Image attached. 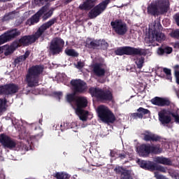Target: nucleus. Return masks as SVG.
I'll list each match as a JSON object with an SVG mask.
<instances>
[{
	"label": "nucleus",
	"mask_w": 179,
	"mask_h": 179,
	"mask_svg": "<svg viewBox=\"0 0 179 179\" xmlns=\"http://www.w3.org/2000/svg\"><path fill=\"white\" fill-rule=\"evenodd\" d=\"M57 22H58V18L53 17L47 22L43 23L38 27L34 34L22 36L19 39L20 44L21 46L27 47L28 45H30V44H33V43H36L39 38L44 41V38H45V30L50 29V27L53 26V24H55Z\"/></svg>",
	"instance_id": "nucleus-1"
},
{
	"label": "nucleus",
	"mask_w": 179,
	"mask_h": 179,
	"mask_svg": "<svg viewBox=\"0 0 179 179\" xmlns=\"http://www.w3.org/2000/svg\"><path fill=\"white\" fill-rule=\"evenodd\" d=\"M43 71L44 66L41 65L32 66L28 69L27 74L26 75V82L28 87H35V86H38L40 75L43 73Z\"/></svg>",
	"instance_id": "nucleus-2"
},
{
	"label": "nucleus",
	"mask_w": 179,
	"mask_h": 179,
	"mask_svg": "<svg viewBox=\"0 0 179 179\" xmlns=\"http://www.w3.org/2000/svg\"><path fill=\"white\" fill-rule=\"evenodd\" d=\"M88 93L92 97H95L98 101H101V103L113 101V92L110 90L91 87L89 88Z\"/></svg>",
	"instance_id": "nucleus-3"
},
{
	"label": "nucleus",
	"mask_w": 179,
	"mask_h": 179,
	"mask_svg": "<svg viewBox=\"0 0 179 179\" xmlns=\"http://www.w3.org/2000/svg\"><path fill=\"white\" fill-rule=\"evenodd\" d=\"M96 113L99 120L104 124H114L117 120L115 115L106 106L100 105L98 106Z\"/></svg>",
	"instance_id": "nucleus-4"
},
{
	"label": "nucleus",
	"mask_w": 179,
	"mask_h": 179,
	"mask_svg": "<svg viewBox=\"0 0 179 179\" xmlns=\"http://www.w3.org/2000/svg\"><path fill=\"white\" fill-rule=\"evenodd\" d=\"M115 55H146V50L142 48H136L131 46L117 48L115 50Z\"/></svg>",
	"instance_id": "nucleus-5"
},
{
	"label": "nucleus",
	"mask_w": 179,
	"mask_h": 179,
	"mask_svg": "<svg viewBox=\"0 0 179 179\" xmlns=\"http://www.w3.org/2000/svg\"><path fill=\"white\" fill-rule=\"evenodd\" d=\"M65 41L62 38L56 37L51 41L49 46V54L50 55H58L64 50Z\"/></svg>",
	"instance_id": "nucleus-6"
},
{
	"label": "nucleus",
	"mask_w": 179,
	"mask_h": 179,
	"mask_svg": "<svg viewBox=\"0 0 179 179\" xmlns=\"http://www.w3.org/2000/svg\"><path fill=\"white\" fill-rule=\"evenodd\" d=\"M110 2H111V0H103L98 5L95 6L88 13V17L90 19H96L97 16H100L103 12L107 9V6H108Z\"/></svg>",
	"instance_id": "nucleus-7"
},
{
	"label": "nucleus",
	"mask_w": 179,
	"mask_h": 179,
	"mask_svg": "<svg viewBox=\"0 0 179 179\" xmlns=\"http://www.w3.org/2000/svg\"><path fill=\"white\" fill-rule=\"evenodd\" d=\"M70 84L74 94H85L87 92V84L80 79H73Z\"/></svg>",
	"instance_id": "nucleus-8"
},
{
	"label": "nucleus",
	"mask_w": 179,
	"mask_h": 179,
	"mask_svg": "<svg viewBox=\"0 0 179 179\" xmlns=\"http://www.w3.org/2000/svg\"><path fill=\"white\" fill-rule=\"evenodd\" d=\"M110 26L117 36H125L128 33V25L122 20L112 21Z\"/></svg>",
	"instance_id": "nucleus-9"
},
{
	"label": "nucleus",
	"mask_w": 179,
	"mask_h": 179,
	"mask_svg": "<svg viewBox=\"0 0 179 179\" xmlns=\"http://www.w3.org/2000/svg\"><path fill=\"white\" fill-rule=\"evenodd\" d=\"M20 34L21 32L17 29H13L6 31L0 36V45L5 44V43L12 41V40H15V38H16V37H19Z\"/></svg>",
	"instance_id": "nucleus-10"
},
{
	"label": "nucleus",
	"mask_w": 179,
	"mask_h": 179,
	"mask_svg": "<svg viewBox=\"0 0 179 179\" xmlns=\"http://www.w3.org/2000/svg\"><path fill=\"white\" fill-rule=\"evenodd\" d=\"M19 92V85L15 83L6 84L0 85V94L4 96H12Z\"/></svg>",
	"instance_id": "nucleus-11"
},
{
	"label": "nucleus",
	"mask_w": 179,
	"mask_h": 179,
	"mask_svg": "<svg viewBox=\"0 0 179 179\" xmlns=\"http://www.w3.org/2000/svg\"><path fill=\"white\" fill-rule=\"evenodd\" d=\"M0 143H1L3 148L10 149V150H12V149H15L16 146H17V141L6 134H0Z\"/></svg>",
	"instance_id": "nucleus-12"
},
{
	"label": "nucleus",
	"mask_w": 179,
	"mask_h": 179,
	"mask_svg": "<svg viewBox=\"0 0 179 179\" xmlns=\"http://www.w3.org/2000/svg\"><path fill=\"white\" fill-rule=\"evenodd\" d=\"M47 10H48V8L46 6H43L36 13L27 20V24H29V26L37 24V23L40 22L41 16H43Z\"/></svg>",
	"instance_id": "nucleus-13"
},
{
	"label": "nucleus",
	"mask_w": 179,
	"mask_h": 179,
	"mask_svg": "<svg viewBox=\"0 0 179 179\" xmlns=\"http://www.w3.org/2000/svg\"><path fill=\"white\" fill-rule=\"evenodd\" d=\"M162 24L160 22L155 23L153 26V28L151 29L150 33H152L154 38H155V41L157 43H160V41H163V40H166V36L162 31Z\"/></svg>",
	"instance_id": "nucleus-14"
},
{
	"label": "nucleus",
	"mask_w": 179,
	"mask_h": 179,
	"mask_svg": "<svg viewBox=\"0 0 179 179\" xmlns=\"http://www.w3.org/2000/svg\"><path fill=\"white\" fill-rule=\"evenodd\" d=\"M151 103L154 106H157L158 107H169V106L171 104V101L169 99L159 96H155L152 99Z\"/></svg>",
	"instance_id": "nucleus-15"
},
{
	"label": "nucleus",
	"mask_w": 179,
	"mask_h": 179,
	"mask_svg": "<svg viewBox=\"0 0 179 179\" xmlns=\"http://www.w3.org/2000/svg\"><path fill=\"white\" fill-rule=\"evenodd\" d=\"M155 3H157L160 15H164V13H167V12H169L170 4L167 0H156Z\"/></svg>",
	"instance_id": "nucleus-16"
},
{
	"label": "nucleus",
	"mask_w": 179,
	"mask_h": 179,
	"mask_svg": "<svg viewBox=\"0 0 179 179\" xmlns=\"http://www.w3.org/2000/svg\"><path fill=\"white\" fill-rule=\"evenodd\" d=\"M137 112L138 113L131 114V117L133 118V120H138V118L142 120V118H143V115L150 114V110L143 107H140L138 109H137Z\"/></svg>",
	"instance_id": "nucleus-17"
},
{
	"label": "nucleus",
	"mask_w": 179,
	"mask_h": 179,
	"mask_svg": "<svg viewBox=\"0 0 179 179\" xmlns=\"http://www.w3.org/2000/svg\"><path fill=\"white\" fill-rule=\"evenodd\" d=\"M87 103V98H86V96H78L77 100L76 101V110H78V112H80V110L86 108Z\"/></svg>",
	"instance_id": "nucleus-18"
},
{
	"label": "nucleus",
	"mask_w": 179,
	"mask_h": 179,
	"mask_svg": "<svg viewBox=\"0 0 179 179\" xmlns=\"http://www.w3.org/2000/svg\"><path fill=\"white\" fill-rule=\"evenodd\" d=\"M138 153L142 157H148L150 155V145L142 144L138 148Z\"/></svg>",
	"instance_id": "nucleus-19"
},
{
	"label": "nucleus",
	"mask_w": 179,
	"mask_h": 179,
	"mask_svg": "<svg viewBox=\"0 0 179 179\" xmlns=\"http://www.w3.org/2000/svg\"><path fill=\"white\" fill-rule=\"evenodd\" d=\"M147 12L151 16H159L160 15V11L155 1L150 3L147 8Z\"/></svg>",
	"instance_id": "nucleus-20"
},
{
	"label": "nucleus",
	"mask_w": 179,
	"mask_h": 179,
	"mask_svg": "<svg viewBox=\"0 0 179 179\" xmlns=\"http://www.w3.org/2000/svg\"><path fill=\"white\" fill-rule=\"evenodd\" d=\"M137 163L138 166H140V167L144 170H150L151 171H153V169H155V163L151 161L138 159Z\"/></svg>",
	"instance_id": "nucleus-21"
},
{
	"label": "nucleus",
	"mask_w": 179,
	"mask_h": 179,
	"mask_svg": "<svg viewBox=\"0 0 179 179\" xmlns=\"http://www.w3.org/2000/svg\"><path fill=\"white\" fill-rule=\"evenodd\" d=\"M92 71L94 75L98 76V78H101V76H104V75H106V69L101 68V64L100 63L94 64Z\"/></svg>",
	"instance_id": "nucleus-22"
},
{
	"label": "nucleus",
	"mask_w": 179,
	"mask_h": 179,
	"mask_svg": "<svg viewBox=\"0 0 179 179\" xmlns=\"http://www.w3.org/2000/svg\"><path fill=\"white\" fill-rule=\"evenodd\" d=\"M143 139L145 142H161L162 136L152 133H148V134H144Z\"/></svg>",
	"instance_id": "nucleus-23"
},
{
	"label": "nucleus",
	"mask_w": 179,
	"mask_h": 179,
	"mask_svg": "<svg viewBox=\"0 0 179 179\" xmlns=\"http://www.w3.org/2000/svg\"><path fill=\"white\" fill-rule=\"evenodd\" d=\"M150 31L151 30H150L148 37L145 38V43L148 45V47H156L159 45V43H157V42L156 41L153 33Z\"/></svg>",
	"instance_id": "nucleus-24"
},
{
	"label": "nucleus",
	"mask_w": 179,
	"mask_h": 179,
	"mask_svg": "<svg viewBox=\"0 0 179 179\" xmlns=\"http://www.w3.org/2000/svg\"><path fill=\"white\" fill-rule=\"evenodd\" d=\"M173 52V48L167 46L166 45H162L161 47L158 48L157 53L158 55H164V54L169 55Z\"/></svg>",
	"instance_id": "nucleus-25"
},
{
	"label": "nucleus",
	"mask_w": 179,
	"mask_h": 179,
	"mask_svg": "<svg viewBox=\"0 0 179 179\" xmlns=\"http://www.w3.org/2000/svg\"><path fill=\"white\" fill-rule=\"evenodd\" d=\"M155 163L158 164H164V166H171L173 162L170 158H166L164 157H157L155 159Z\"/></svg>",
	"instance_id": "nucleus-26"
},
{
	"label": "nucleus",
	"mask_w": 179,
	"mask_h": 179,
	"mask_svg": "<svg viewBox=\"0 0 179 179\" xmlns=\"http://www.w3.org/2000/svg\"><path fill=\"white\" fill-rule=\"evenodd\" d=\"M158 115L159 120L163 125H166L171 122V116L167 115L163 112L159 113Z\"/></svg>",
	"instance_id": "nucleus-27"
},
{
	"label": "nucleus",
	"mask_w": 179,
	"mask_h": 179,
	"mask_svg": "<svg viewBox=\"0 0 179 179\" xmlns=\"http://www.w3.org/2000/svg\"><path fill=\"white\" fill-rule=\"evenodd\" d=\"M29 55H30V51L27 50L23 55H21V56L17 57L14 60L15 66H16V65H20L21 62H23V61H24L25 59H27V58H29Z\"/></svg>",
	"instance_id": "nucleus-28"
},
{
	"label": "nucleus",
	"mask_w": 179,
	"mask_h": 179,
	"mask_svg": "<svg viewBox=\"0 0 179 179\" xmlns=\"http://www.w3.org/2000/svg\"><path fill=\"white\" fill-rule=\"evenodd\" d=\"M86 47L87 48H92V50H99V40L87 39Z\"/></svg>",
	"instance_id": "nucleus-29"
},
{
	"label": "nucleus",
	"mask_w": 179,
	"mask_h": 179,
	"mask_svg": "<svg viewBox=\"0 0 179 179\" xmlns=\"http://www.w3.org/2000/svg\"><path fill=\"white\" fill-rule=\"evenodd\" d=\"M76 114L78 115L81 121H87V115H89V111L80 109V111L76 110Z\"/></svg>",
	"instance_id": "nucleus-30"
},
{
	"label": "nucleus",
	"mask_w": 179,
	"mask_h": 179,
	"mask_svg": "<svg viewBox=\"0 0 179 179\" xmlns=\"http://www.w3.org/2000/svg\"><path fill=\"white\" fill-rule=\"evenodd\" d=\"M6 104H8L6 98L0 99V115H2L6 111V108L8 107Z\"/></svg>",
	"instance_id": "nucleus-31"
},
{
	"label": "nucleus",
	"mask_w": 179,
	"mask_h": 179,
	"mask_svg": "<svg viewBox=\"0 0 179 179\" xmlns=\"http://www.w3.org/2000/svg\"><path fill=\"white\" fill-rule=\"evenodd\" d=\"M162 152H163V148H160V145H150V153L160 155Z\"/></svg>",
	"instance_id": "nucleus-32"
},
{
	"label": "nucleus",
	"mask_w": 179,
	"mask_h": 179,
	"mask_svg": "<svg viewBox=\"0 0 179 179\" xmlns=\"http://www.w3.org/2000/svg\"><path fill=\"white\" fill-rule=\"evenodd\" d=\"M132 171L129 169L123 170L122 173L120 174V179H131L132 178Z\"/></svg>",
	"instance_id": "nucleus-33"
},
{
	"label": "nucleus",
	"mask_w": 179,
	"mask_h": 179,
	"mask_svg": "<svg viewBox=\"0 0 179 179\" xmlns=\"http://www.w3.org/2000/svg\"><path fill=\"white\" fill-rule=\"evenodd\" d=\"M76 94H75L73 92L71 94H67L66 96V101L70 103H76V100H78V96H76Z\"/></svg>",
	"instance_id": "nucleus-34"
},
{
	"label": "nucleus",
	"mask_w": 179,
	"mask_h": 179,
	"mask_svg": "<svg viewBox=\"0 0 179 179\" xmlns=\"http://www.w3.org/2000/svg\"><path fill=\"white\" fill-rule=\"evenodd\" d=\"M64 52L68 57H72L73 58L79 57V53L75 49H66Z\"/></svg>",
	"instance_id": "nucleus-35"
},
{
	"label": "nucleus",
	"mask_w": 179,
	"mask_h": 179,
	"mask_svg": "<svg viewBox=\"0 0 179 179\" xmlns=\"http://www.w3.org/2000/svg\"><path fill=\"white\" fill-rule=\"evenodd\" d=\"M108 48V43L105 40H98V50H107Z\"/></svg>",
	"instance_id": "nucleus-36"
},
{
	"label": "nucleus",
	"mask_w": 179,
	"mask_h": 179,
	"mask_svg": "<svg viewBox=\"0 0 179 179\" xmlns=\"http://www.w3.org/2000/svg\"><path fill=\"white\" fill-rule=\"evenodd\" d=\"M144 62H145V57H143L137 58L135 61V63L138 69H142Z\"/></svg>",
	"instance_id": "nucleus-37"
},
{
	"label": "nucleus",
	"mask_w": 179,
	"mask_h": 179,
	"mask_svg": "<svg viewBox=\"0 0 179 179\" xmlns=\"http://www.w3.org/2000/svg\"><path fill=\"white\" fill-rule=\"evenodd\" d=\"M155 170L160 171L161 173H167V168L162 165H157L156 164H154V169H152V171Z\"/></svg>",
	"instance_id": "nucleus-38"
},
{
	"label": "nucleus",
	"mask_w": 179,
	"mask_h": 179,
	"mask_svg": "<svg viewBox=\"0 0 179 179\" xmlns=\"http://www.w3.org/2000/svg\"><path fill=\"white\" fill-rule=\"evenodd\" d=\"M3 49L5 50L3 52L6 57H8V55H10V54H13V52H15V50L10 45L4 46Z\"/></svg>",
	"instance_id": "nucleus-39"
},
{
	"label": "nucleus",
	"mask_w": 179,
	"mask_h": 179,
	"mask_svg": "<svg viewBox=\"0 0 179 179\" xmlns=\"http://www.w3.org/2000/svg\"><path fill=\"white\" fill-rule=\"evenodd\" d=\"M52 1L55 0H34V3L38 6H43V5H47L48 2H52Z\"/></svg>",
	"instance_id": "nucleus-40"
},
{
	"label": "nucleus",
	"mask_w": 179,
	"mask_h": 179,
	"mask_svg": "<svg viewBox=\"0 0 179 179\" xmlns=\"http://www.w3.org/2000/svg\"><path fill=\"white\" fill-rule=\"evenodd\" d=\"M55 177L57 179H69V175L63 172L62 173L57 172L55 174Z\"/></svg>",
	"instance_id": "nucleus-41"
},
{
	"label": "nucleus",
	"mask_w": 179,
	"mask_h": 179,
	"mask_svg": "<svg viewBox=\"0 0 179 179\" xmlns=\"http://www.w3.org/2000/svg\"><path fill=\"white\" fill-rule=\"evenodd\" d=\"M54 13V11L52 10H50L49 11L45 12L43 15L42 19L43 20H47L48 19H50L51 16H52Z\"/></svg>",
	"instance_id": "nucleus-42"
},
{
	"label": "nucleus",
	"mask_w": 179,
	"mask_h": 179,
	"mask_svg": "<svg viewBox=\"0 0 179 179\" xmlns=\"http://www.w3.org/2000/svg\"><path fill=\"white\" fill-rule=\"evenodd\" d=\"M169 36L172 37V38L179 39V29H173L169 34Z\"/></svg>",
	"instance_id": "nucleus-43"
},
{
	"label": "nucleus",
	"mask_w": 179,
	"mask_h": 179,
	"mask_svg": "<svg viewBox=\"0 0 179 179\" xmlns=\"http://www.w3.org/2000/svg\"><path fill=\"white\" fill-rule=\"evenodd\" d=\"M163 71L164 72V73L166 75V79H168V80H172L173 77H171V69H167V68H164Z\"/></svg>",
	"instance_id": "nucleus-44"
},
{
	"label": "nucleus",
	"mask_w": 179,
	"mask_h": 179,
	"mask_svg": "<svg viewBox=\"0 0 179 179\" xmlns=\"http://www.w3.org/2000/svg\"><path fill=\"white\" fill-rule=\"evenodd\" d=\"M10 46L15 51L16 48H19V47H22V45L20 44V42H19V39H18V40L14 41Z\"/></svg>",
	"instance_id": "nucleus-45"
},
{
	"label": "nucleus",
	"mask_w": 179,
	"mask_h": 179,
	"mask_svg": "<svg viewBox=\"0 0 179 179\" xmlns=\"http://www.w3.org/2000/svg\"><path fill=\"white\" fill-rule=\"evenodd\" d=\"M124 170H126L125 169L121 167V166H116L114 169V171H115L116 174H121L122 173V172L124 171Z\"/></svg>",
	"instance_id": "nucleus-46"
},
{
	"label": "nucleus",
	"mask_w": 179,
	"mask_h": 179,
	"mask_svg": "<svg viewBox=\"0 0 179 179\" xmlns=\"http://www.w3.org/2000/svg\"><path fill=\"white\" fill-rule=\"evenodd\" d=\"M171 115H172L173 118H174L175 122H176V124H179V115L174 113H172Z\"/></svg>",
	"instance_id": "nucleus-47"
},
{
	"label": "nucleus",
	"mask_w": 179,
	"mask_h": 179,
	"mask_svg": "<svg viewBox=\"0 0 179 179\" xmlns=\"http://www.w3.org/2000/svg\"><path fill=\"white\" fill-rule=\"evenodd\" d=\"M117 157L120 159V160H124V159H127V153L123 152L117 155Z\"/></svg>",
	"instance_id": "nucleus-48"
},
{
	"label": "nucleus",
	"mask_w": 179,
	"mask_h": 179,
	"mask_svg": "<svg viewBox=\"0 0 179 179\" xmlns=\"http://www.w3.org/2000/svg\"><path fill=\"white\" fill-rule=\"evenodd\" d=\"M53 94L55 96V97H58L59 100H61V98L62 97V92H55Z\"/></svg>",
	"instance_id": "nucleus-49"
},
{
	"label": "nucleus",
	"mask_w": 179,
	"mask_h": 179,
	"mask_svg": "<svg viewBox=\"0 0 179 179\" xmlns=\"http://www.w3.org/2000/svg\"><path fill=\"white\" fill-rule=\"evenodd\" d=\"M175 78L176 79L177 85H179V71H175Z\"/></svg>",
	"instance_id": "nucleus-50"
},
{
	"label": "nucleus",
	"mask_w": 179,
	"mask_h": 179,
	"mask_svg": "<svg viewBox=\"0 0 179 179\" xmlns=\"http://www.w3.org/2000/svg\"><path fill=\"white\" fill-rule=\"evenodd\" d=\"M10 15H6L3 16L2 20L3 22H8V20H10Z\"/></svg>",
	"instance_id": "nucleus-51"
},
{
	"label": "nucleus",
	"mask_w": 179,
	"mask_h": 179,
	"mask_svg": "<svg viewBox=\"0 0 179 179\" xmlns=\"http://www.w3.org/2000/svg\"><path fill=\"white\" fill-rule=\"evenodd\" d=\"M83 66H85V63H83V62H78L77 63V68H78L79 69H81L82 68H83Z\"/></svg>",
	"instance_id": "nucleus-52"
},
{
	"label": "nucleus",
	"mask_w": 179,
	"mask_h": 179,
	"mask_svg": "<svg viewBox=\"0 0 179 179\" xmlns=\"http://www.w3.org/2000/svg\"><path fill=\"white\" fill-rule=\"evenodd\" d=\"M155 178L157 179H169V178H166V176H164L163 175H159V174H155Z\"/></svg>",
	"instance_id": "nucleus-53"
},
{
	"label": "nucleus",
	"mask_w": 179,
	"mask_h": 179,
	"mask_svg": "<svg viewBox=\"0 0 179 179\" xmlns=\"http://www.w3.org/2000/svg\"><path fill=\"white\" fill-rule=\"evenodd\" d=\"M118 156V154H117V152L114 150H110V157H117Z\"/></svg>",
	"instance_id": "nucleus-54"
},
{
	"label": "nucleus",
	"mask_w": 179,
	"mask_h": 179,
	"mask_svg": "<svg viewBox=\"0 0 179 179\" xmlns=\"http://www.w3.org/2000/svg\"><path fill=\"white\" fill-rule=\"evenodd\" d=\"M66 129H68V128L65 126V123H64L63 124H60V130L62 131V132H64V131H65Z\"/></svg>",
	"instance_id": "nucleus-55"
},
{
	"label": "nucleus",
	"mask_w": 179,
	"mask_h": 179,
	"mask_svg": "<svg viewBox=\"0 0 179 179\" xmlns=\"http://www.w3.org/2000/svg\"><path fill=\"white\" fill-rule=\"evenodd\" d=\"M175 22H176L177 26L179 27V15H176Z\"/></svg>",
	"instance_id": "nucleus-56"
},
{
	"label": "nucleus",
	"mask_w": 179,
	"mask_h": 179,
	"mask_svg": "<svg viewBox=\"0 0 179 179\" xmlns=\"http://www.w3.org/2000/svg\"><path fill=\"white\" fill-rule=\"evenodd\" d=\"M173 176H174V178H176V179H179V173H178L175 172V173H173Z\"/></svg>",
	"instance_id": "nucleus-57"
},
{
	"label": "nucleus",
	"mask_w": 179,
	"mask_h": 179,
	"mask_svg": "<svg viewBox=\"0 0 179 179\" xmlns=\"http://www.w3.org/2000/svg\"><path fill=\"white\" fill-rule=\"evenodd\" d=\"M33 128H34L35 130L37 129V127L36 126L35 124H31V129H33Z\"/></svg>",
	"instance_id": "nucleus-58"
},
{
	"label": "nucleus",
	"mask_w": 179,
	"mask_h": 179,
	"mask_svg": "<svg viewBox=\"0 0 179 179\" xmlns=\"http://www.w3.org/2000/svg\"><path fill=\"white\" fill-rule=\"evenodd\" d=\"M175 48H179V42H176V43H175Z\"/></svg>",
	"instance_id": "nucleus-59"
},
{
	"label": "nucleus",
	"mask_w": 179,
	"mask_h": 179,
	"mask_svg": "<svg viewBox=\"0 0 179 179\" xmlns=\"http://www.w3.org/2000/svg\"><path fill=\"white\" fill-rule=\"evenodd\" d=\"M175 69H178L179 68V65L178 64H176L175 66H174Z\"/></svg>",
	"instance_id": "nucleus-60"
},
{
	"label": "nucleus",
	"mask_w": 179,
	"mask_h": 179,
	"mask_svg": "<svg viewBox=\"0 0 179 179\" xmlns=\"http://www.w3.org/2000/svg\"><path fill=\"white\" fill-rule=\"evenodd\" d=\"M177 94H178V96H179V90L177 91Z\"/></svg>",
	"instance_id": "nucleus-61"
},
{
	"label": "nucleus",
	"mask_w": 179,
	"mask_h": 179,
	"mask_svg": "<svg viewBox=\"0 0 179 179\" xmlns=\"http://www.w3.org/2000/svg\"><path fill=\"white\" fill-rule=\"evenodd\" d=\"M165 21H167V22H169V20H165Z\"/></svg>",
	"instance_id": "nucleus-62"
}]
</instances>
